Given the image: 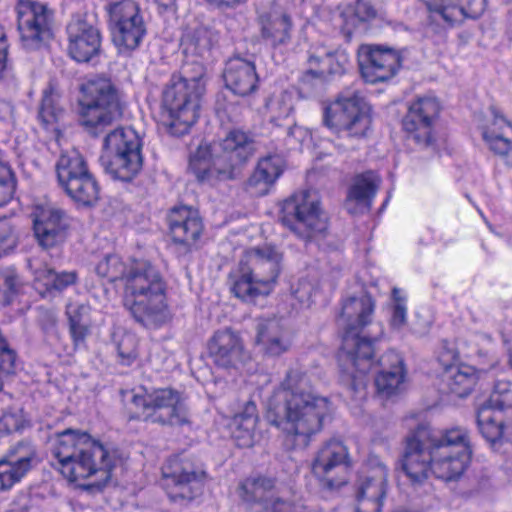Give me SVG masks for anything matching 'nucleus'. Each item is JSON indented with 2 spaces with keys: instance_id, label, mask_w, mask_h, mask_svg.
Wrapping results in <instances>:
<instances>
[{
  "instance_id": "nucleus-1",
  "label": "nucleus",
  "mask_w": 512,
  "mask_h": 512,
  "mask_svg": "<svg viewBox=\"0 0 512 512\" xmlns=\"http://www.w3.org/2000/svg\"><path fill=\"white\" fill-rule=\"evenodd\" d=\"M330 413V400L314 391L305 372L291 368L268 400L266 419L284 434L287 449L300 450L321 432Z\"/></svg>"
},
{
  "instance_id": "nucleus-2",
  "label": "nucleus",
  "mask_w": 512,
  "mask_h": 512,
  "mask_svg": "<svg viewBox=\"0 0 512 512\" xmlns=\"http://www.w3.org/2000/svg\"><path fill=\"white\" fill-rule=\"evenodd\" d=\"M96 273L110 282L122 280L123 305L133 319L146 328H157L168 318L167 283L148 260H135L127 268L116 254L98 262Z\"/></svg>"
},
{
  "instance_id": "nucleus-3",
  "label": "nucleus",
  "mask_w": 512,
  "mask_h": 512,
  "mask_svg": "<svg viewBox=\"0 0 512 512\" xmlns=\"http://www.w3.org/2000/svg\"><path fill=\"white\" fill-rule=\"evenodd\" d=\"M51 453L65 478L71 482L94 478L89 486L98 490L110 481L116 465L114 451L88 433L71 428L55 434Z\"/></svg>"
},
{
  "instance_id": "nucleus-4",
  "label": "nucleus",
  "mask_w": 512,
  "mask_h": 512,
  "mask_svg": "<svg viewBox=\"0 0 512 512\" xmlns=\"http://www.w3.org/2000/svg\"><path fill=\"white\" fill-rule=\"evenodd\" d=\"M218 146L220 152L215 156L212 164L208 146L200 145L190 156L189 170L199 183H211L213 178L235 179L240 173V168L257 151L255 135L240 128L229 130Z\"/></svg>"
},
{
  "instance_id": "nucleus-5",
  "label": "nucleus",
  "mask_w": 512,
  "mask_h": 512,
  "mask_svg": "<svg viewBox=\"0 0 512 512\" xmlns=\"http://www.w3.org/2000/svg\"><path fill=\"white\" fill-rule=\"evenodd\" d=\"M375 302L368 293L352 296L342 304L339 325L343 327L340 359L349 361L357 372L366 374L375 365V343L377 338L363 334L371 323Z\"/></svg>"
},
{
  "instance_id": "nucleus-6",
  "label": "nucleus",
  "mask_w": 512,
  "mask_h": 512,
  "mask_svg": "<svg viewBox=\"0 0 512 512\" xmlns=\"http://www.w3.org/2000/svg\"><path fill=\"white\" fill-rule=\"evenodd\" d=\"M78 103L80 123L94 137L106 133L123 114L119 93L112 82L105 78L82 84Z\"/></svg>"
},
{
  "instance_id": "nucleus-7",
  "label": "nucleus",
  "mask_w": 512,
  "mask_h": 512,
  "mask_svg": "<svg viewBox=\"0 0 512 512\" xmlns=\"http://www.w3.org/2000/svg\"><path fill=\"white\" fill-rule=\"evenodd\" d=\"M142 140L131 128L118 127L106 133L100 163L115 180L131 181L142 169Z\"/></svg>"
},
{
  "instance_id": "nucleus-8",
  "label": "nucleus",
  "mask_w": 512,
  "mask_h": 512,
  "mask_svg": "<svg viewBox=\"0 0 512 512\" xmlns=\"http://www.w3.org/2000/svg\"><path fill=\"white\" fill-rule=\"evenodd\" d=\"M279 220L306 243L324 238L328 230V217L316 195L308 190L294 193L283 201Z\"/></svg>"
},
{
  "instance_id": "nucleus-9",
  "label": "nucleus",
  "mask_w": 512,
  "mask_h": 512,
  "mask_svg": "<svg viewBox=\"0 0 512 512\" xmlns=\"http://www.w3.org/2000/svg\"><path fill=\"white\" fill-rule=\"evenodd\" d=\"M433 455L432 474L445 482L457 481L468 468L472 450L467 430L452 428L433 432L430 440Z\"/></svg>"
},
{
  "instance_id": "nucleus-10",
  "label": "nucleus",
  "mask_w": 512,
  "mask_h": 512,
  "mask_svg": "<svg viewBox=\"0 0 512 512\" xmlns=\"http://www.w3.org/2000/svg\"><path fill=\"white\" fill-rule=\"evenodd\" d=\"M204 92L203 85H189L178 76L170 78L162 93V107L167 113L165 125L171 135L183 136L196 123Z\"/></svg>"
},
{
  "instance_id": "nucleus-11",
  "label": "nucleus",
  "mask_w": 512,
  "mask_h": 512,
  "mask_svg": "<svg viewBox=\"0 0 512 512\" xmlns=\"http://www.w3.org/2000/svg\"><path fill=\"white\" fill-rule=\"evenodd\" d=\"M322 123L337 136L361 139L371 126L369 107L358 91H345L325 106Z\"/></svg>"
},
{
  "instance_id": "nucleus-12",
  "label": "nucleus",
  "mask_w": 512,
  "mask_h": 512,
  "mask_svg": "<svg viewBox=\"0 0 512 512\" xmlns=\"http://www.w3.org/2000/svg\"><path fill=\"white\" fill-rule=\"evenodd\" d=\"M55 169L60 187L74 202L82 206H92L97 202L100 186L78 151L62 153Z\"/></svg>"
},
{
  "instance_id": "nucleus-13",
  "label": "nucleus",
  "mask_w": 512,
  "mask_h": 512,
  "mask_svg": "<svg viewBox=\"0 0 512 512\" xmlns=\"http://www.w3.org/2000/svg\"><path fill=\"white\" fill-rule=\"evenodd\" d=\"M205 478L203 465L184 454L170 457L162 467L163 486L175 503L185 504L200 495Z\"/></svg>"
},
{
  "instance_id": "nucleus-14",
  "label": "nucleus",
  "mask_w": 512,
  "mask_h": 512,
  "mask_svg": "<svg viewBox=\"0 0 512 512\" xmlns=\"http://www.w3.org/2000/svg\"><path fill=\"white\" fill-rule=\"evenodd\" d=\"M140 409L138 418L162 426H182L189 422V413L182 395L171 388L157 389L144 396H133Z\"/></svg>"
},
{
  "instance_id": "nucleus-15",
  "label": "nucleus",
  "mask_w": 512,
  "mask_h": 512,
  "mask_svg": "<svg viewBox=\"0 0 512 512\" xmlns=\"http://www.w3.org/2000/svg\"><path fill=\"white\" fill-rule=\"evenodd\" d=\"M17 13L21 47L27 52L47 48L54 36L53 10L45 3L19 0Z\"/></svg>"
},
{
  "instance_id": "nucleus-16",
  "label": "nucleus",
  "mask_w": 512,
  "mask_h": 512,
  "mask_svg": "<svg viewBox=\"0 0 512 512\" xmlns=\"http://www.w3.org/2000/svg\"><path fill=\"white\" fill-rule=\"evenodd\" d=\"M112 41L120 52L136 50L147 34L140 8L133 0H121L106 5Z\"/></svg>"
},
{
  "instance_id": "nucleus-17",
  "label": "nucleus",
  "mask_w": 512,
  "mask_h": 512,
  "mask_svg": "<svg viewBox=\"0 0 512 512\" xmlns=\"http://www.w3.org/2000/svg\"><path fill=\"white\" fill-rule=\"evenodd\" d=\"M67 51L78 63H96L102 52V35L95 12L74 14L66 27Z\"/></svg>"
},
{
  "instance_id": "nucleus-18",
  "label": "nucleus",
  "mask_w": 512,
  "mask_h": 512,
  "mask_svg": "<svg viewBox=\"0 0 512 512\" xmlns=\"http://www.w3.org/2000/svg\"><path fill=\"white\" fill-rule=\"evenodd\" d=\"M350 466L348 448L343 442L331 439L317 452L312 462V472L324 490L334 491L347 483L344 474Z\"/></svg>"
},
{
  "instance_id": "nucleus-19",
  "label": "nucleus",
  "mask_w": 512,
  "mask_h": 512,
  "mask_svg": "<svg viewBox=\"0 0 512 512\" xmlns=\"http://www.w3.org/2000/svg\"><path fill=\"white\" fill-rule=\"evenodd\" d=\"M430 440L431 429L427 425H418L406 438L402 470L414 487L423 485L432 473Z\"/></svg>"
},
{
  "instance_id": "nucleus-20",
  "label": "nucleus",
  "mask_w": 512,
  "mask_h": 512,
  "mask_svg": "<svg viewBox=\"0 0 512 512\" xmlns=\"http://www.w3.org/2000/svg\"><path fill=\"white\" fill-rule=\"evenodd\" d=\"M168 223L177 257L187 258L199 249L204 225L197 210L188 206L174 207L168 215Z\"/></svg>"
},
{
  "instance_id": "nucleus-21",
  "label": "nucleus",
  "mask_w": 512,
  "mask_h": 512,
  "mask_svg": "<svg viewBox=\"0 0 512 512\" xmlns=\"http://www.w3.org/2000/svg\"><path fill=\"white\" fill-rule=\"evenodd\" d=\"M364 475L356 487L355 512H381L386 497L388 468L376 455H369Z\"/></svg>"
},
{
  "instance_id": "nucleus-22",
  "label": "nucleus",
  "mask_w": 512,
  "mask_h": 512,
  "mask_svg": "<svg viewBox=\"0 0 512 512\" xmlns=\"http://www.w3.org/2000/svg\"><path fill=\"white\" fill-rule=\"evenodd\" d=\"M440 111L439 103L432 97H421L409 105L402 120L407 139L420 147L433 143V124Z\"/></svg>"
},
{
  "instance_id": "nucleus-23",
  "label": "nucleus",
  "mask_w": 512,
  "mask_h": 512,
  "mask_svg": "<svg viewBox=\"0 0 512 512\" xmlns=\"http://www.w3.org/2000/svg\"><path fill=\"white\" fill-rule=\"evenodd\" d=\"M275 489L273 478H247L239 486V495L248 504L249 512H293L292 503L276 496Z\"/></svg>"
},
{
  "instance_id": "nucleus-24",
  "label": "nucleus",
  "mask_w": 512,
  "mask_h": 512,
  "mask_svg": "<svg viewBox=\"0 0 512 512\" xmlns=\"http://www.w3.org/2000/svg\"><path fill=\"white\" fill-rule=\"evenodd\" d=\"M33 215L34 235L42 249L57 248L66 241L70 219L64 210L52 206L41 207Z\"/></svg>"
},
{
  "instance_id": "nucleus-25",
  "label": "nucleus",
  "mask_w": 512,
  "mask_h": 512,
  "mask_svg": "<svg viewBox=\"0 0 512 512\" xmlns=\"http://www.w3.org/2000/svg\"><path fill=\"white\" fill-rule=\"evenodd\" d=\"M358 63L363 79L374 84L387 81L396 74L400 56L392 48L366 45L361 47Z\"/></svg>"
},
{
  "instance_id": "nucleus-26",
  "label": "nucleus",
  "mask_w": 512,
  "mask_h": 512,
  "mask_svg": "<svg viewBox=\"0 0 512 512\" xmlns=\"http://www.w3.org/2000/svg\"><path fill=\"white\" fill-rule=\"evenodd\" d=\"M486 0H428L429 18L438 25L453 26L464 19H477L485 11Z\"/></svg>"
},
{
  "instance_id": "nucleus-27",
  "label": "nucleus",
  "mask_w": 512,
  "mask_h": 512,
  "mask_svg": "<svg viewBox=\"0 0 512 512\" xmlns=\"http://www.w3.org/2000/svg\"><path fill=\"white\" fill-rule=\"evenodd\" d=\"M208 353L213 363L221 368H238L246 353L240 336L231 329L218 330L208 342Z\"/></svg>"
},
{
  "instance_id": "nucleus-28",
  "label": "nucleus",
  "mask_w": 512,
  "mask_h": 512,
  "mask_svg": "<svg viewBox=\"0 0 512 512\" xmlns=\"http://www.w3.org/2000/svg\"><path fill=\"white\" fill-rule=\"evenodd\" d=\"M283 258V252L272 245L254 248L249 253L248 268L269 293L283 269Z\"/></svg>"
},
{
  "instance_id": "nucleus-29",
  "label": "nucleus",
  "mask_w": 512,
  "mask_h": 512,
  "mask_svg": "<svg viewBox=\"0 0 512 512\" xmlns=\"http://www.w3.org/2000/svg\"><path fill=\"white\" fill-rule=\"evenodd\" d=\"M223 79L225 87L241 97L250 95L258 88L254 62L240 56H234L226 62Z\"/></svg>"
},
{
  "instance_id": "nucleus-30",
  "label": "nucleus",
  "mask_w": 512,
  "mask_h": 512,
  "mask_svg": "<svg viewBox=\"0 0 512 512\" xmlns=\"http://www.w3.org/2000/svg\"><path fill=\"white\" fill-rule=\"evenodd\" d=\"M380 367L375 378L379 396L390 398L397 395L404 386L405 370L399 353L389 350L376 363Z\"/></svg>"
},
{
  "instance_id": "nucleus-31",
  "label": "nucleus",
  "mask_w": 512,
  "mask_h": 512,
  "mask_svg": "<svg viewBox=\"0 0 512 512\" xmlns=\"http://www.w3.org/2000/svg\"><path fill=\"white\" fill-rule=\"evenodd\" d=\"M379 182L378 176L372 171L357 175L349 187L345 199L344 207L347 212L356 215L369 211Z\"/></svg>"
},
{
  "instance_id": "nucleus-32",
  "label": "nucleus",
  "mask_w": 512,
  "mask_h": 512,
  "mask_svg": "<svg viewBox=\"0 0 512 512\" xmlns=\"http://www.w3.org/2000/svg\"><path fill=\"white\" fill-rule=\"evenodd\" d=\"M283 170L284 160L280 155L273 154L261 158L247 180V190L255 196L266 195Z\"/></svg>"
},
{
  "instance_id": "nucleus-33",
  "label": "nucleus",
  "mask_w": 512,
  "mask_h": 512,
  "mask_svg": "<svg viewBox=\"0 0 512 512\" xmlns=\"http://www.w3.org/2000/svg\"><path fill=\"white\" fill-rule=\"evenodd\" d=\"M308 62L311 68L307 74L317 77L342 75L349 65V57L343 50L329 51L320 47L309 55Z\"/></svg>"
},
{
  "instance_id": "nucleus-34",
  "label": "nucleus",
  "mask_w": 512,
  "mask_h": 512,
  "mask_svg": "<svg viewBox=\"0 0 512 512\" xmlns=\"http://www.w3.org/2000/svg\"><path fill=\"white\" fill-rule=\"evenodd\" d=\"M77 280L76 271L58 272L53 268L45 267L36 271L34 286L43 298L53 299L68 287L76 284Z\"/></svg>"
},
{
  "instance_id": "nucleus-35",
  "label": "nucleus",
  "mask_w": 512,
  "mask_h": 512,
  "mask_svg": "<svg viewBox=\"0 0 512 512\" xmlns=\"http://www.w3.org/2000/svg\"><path fill=\"white\" fill-rule=\"evenodd\" d=\"M230 291L244 302H254L259 296H267V286L258 282L248 265L240 262L239 269L229 275Z\"/></svg>"
},
{
  "instance_id": "nucleus-36",
  "label": "nucleus",
  "mask_w": 512,
  "mask_h": 512,
  "mask_svg": "<svg viewBox=\"0 0 512 512\" xmlns=\"http://www.w3.org/2000/svg\"><path fill=\"white\" fill-rule=\"evenodd\" d=\"M66 116V110L60 103V95L52 85L43 90L38 109V119L42 126L52 132H58L61 122Z\"/></svg>"
},
{
  "instance_id": "nucleus-37",
  "label": "nucleus",
  "mask_w": 512,
  "mask_h": 512,
  "mask_svg": "<svg viewBox=\"0 0 512 512\" xmlns=\"http://www.w3.org/2000/svg\"><path fill=\"white\" fill-rule=\"evenodd\" d=\"M476 379L475 369L469 365H449L442 374L447 391L458 397L469 395Z\"/></svg>"
},
{
  "instance_id": "nucleus-38",
  "label": "nucleus",
  "mask_w": 512,
  "mask_h": 512,
  "mask_svg": "<svg viewBox=\"0 0 512 512\" xmlns=\"http://www.w3.org/2000/svg\"><path fill=\"white\" fill-rule=\"evenodd\" d=\"M292 20L285 13H271L262 24V36L273 47L287 45L291 40Z\"/></svg>"
},
{
  "instance_id": "nucleus-39",
  "label": "nucleus",
  "mask_w": 512,
  "mask_h": 512,
  "mask_svg": "<svg viewBox=\"0 0 512 512\" xmlns=\"http://www.w3.org/2000/svg\"><path fill=\"white\" fill-rule=\"evenodd\" d=\"M256 340L263 346L265 352L272 356H279L286 352L290 346L284 338L280 324L276 320H267L259 323Z\"/></svg>"
},
{
  "instance_id": "nucleus-40",
  "label": "nucleus",
  "mask_w": 512,
  "mask_h": 512,
  "mask_svg": "<svg viewBox=\"0 0 512 512\" xmlns=\"http://www.w3.org/2000/svg\"><path fill=\"white\" fill-rule=\"evenodd\" d=\"M491 412L489 407L482 405L477 413V424L482 436L496 450L503 442L504 421Z\"/></svg>"
},
{
  "instance_id": "nucleus-41",
  "label": "nucleus",
  "mask_w": 512,
  "mask_h": 512,
  "mask_svg": "<svg viewBox=\"0 0 512 512\" xmlns=\"http://www.w3.org/2000/svg\"><path fill=\"white\" fill-rule=\"evenodd\" d=\"M267 109L270 113V122L276 126H288V134H292V128L295 120L292 116L294 112L293 96L291 93L282 92L279 96L271 99L267 103Z\"/></svg>"
},
{
  "instance_id": "nucleus-42",
  "label": "nucleus",
  "mask_w": 512,
  "mask_h": 512,
  "mask_svg": "<svg viewBox=\"0 0 512 512\" xmlns=\"http://www.w3.org/2000/svg\"><path fill=\"white\" fill-rule=\"evenodd\" d=\"M89 311V306L84 304H69L66 308L69 332L76 346L84 343L89 334Z\"/></svg>"
},
{
  "instance_id": "nucleus-43",
  "label": "nucleus",
  "mask_w": 512,
  "mask_h": 512,
  "mask_svg": "<svg viewBox=\"0 0 512 512\" xmlns=\"http://www.w3.org/2000/svg\"><path fill=\"white\" fill-rule=\"evenodd\" d=\"M257 421V407L253 401H248L243 410L235 414L233 418V425L239 432V434L236 435V438H243L244 446H250L252 444Z\"/></svg>"
},
{
  "instance_id": "nucleus-44",
  "label": "nucleus",
  "mask_w": 512,
  "mask_h": 512,
  "mask_svg": "<svg viewBox=\"0 0 512 512\" xmlns=\"http://www.w3.org/2000/svg\"><path fill=\"white\" fill-rule=\"evenodd\" d=\"M483 405L493 411L504 413L512 422V384L509 381L498 380Z\"/></svg>"
},
{
  "instance_id": "nucleus-45",
  "label": "nucleus",
  "mask_w": 512,
  "mask_h": 512,
  "mask_svg": "<svg viewBox=\"0 0 512 512\" xmlns=\"http://www.w3.org/2000/svg\"><path fill=\"white\" fill-rule=\"evenodd\" d=\"M3 458L20 469L21 472L27 474L32 469L33 462L36 459V449L32 443L21 441L12 446Z\"/></svg>"
},
{
  "instance_id": "nucleus-46",
  "label": "nucleus",
  "mask_w": 512,
  "mask_h": 512,
  "mask_svg": "<svg viewBox=\"0 0 512 512\" xmlns=\"http://www.w3.org/2000/svg\"><path fill=\"white\" fill-rule=\"evenodd\" d=\"M377 11L369 0H357L353 7L346 9L341 17L344 21V31L351 33V27H355L357 23L366 22L374 19Z\"/></svg>"
},
{
  "instance_id": "nucleus-47",
  "label": "nucleus",
  "mask_w": 512,
  "mask_h": 512,
  "mask_svg": "<svg viewBox=\"0 0 512 512\" xmlns=\"http://www.w3.org/2000/svg\"><path fill=\"white\" fill-rule=\"evenodd\" d=\"M483 139L489 149L496 155L505 158L506 164L512 166V145L511 141L495 129H485L482 133Z\"/></svg>"
},
{
  "instance_id": "nucleus-48",
  "label": "nucleus",
  "mask_w": 512,
  "mask_h": 512,
  "mask_svg": "<svg viewBox=\"0 0 512 512\" xmlns=\"http://www.w3.org/2000/svg\"><path fill=\"white\" fill-rule=\"evenodd\" d=\"M16 184V177L10 165L0 162V207L12 200Z\"/></svg>"
},
{
  "instance_id": "nucleus-49",
  "label": "nucleus",
  "mask_w": 512,
  "mask_h": 512,
  "mask_svg": "<svg viewBox=\"0 0 512 512\" xmlns=\"http://www.w3.org/2000/svg\"><path fill=\"white\" fill-rule=\"evenodd\" d=\"M215 41L216 37L214 33L208 28L201 27L193 32L187 50L199 56H203L211 49Z\"/></svg>"
},
{
  "instance_id": "nucleus-50",
  "label": "nucleus",
  "mask_w": 512,
  "mask_h": 512,
  "mask_svg": "<svg viewBox=\"0 0 512 512\" xmlns=\"http://www.w3.org/2000/svg\"><path fill=\"white\" fill-rule=\"evenodd\" d=\"M19 280L12 270L0 271V307L9 305L17 292Z\"/></svg>"
},
{
  "instance_id": "nucleus-51",
  "label": "nucleus",
  "mask_w": 512,
  "mask_h": 512,
  "mask_svg": "<svg viewBox=\"0 0 512 512\" xmlns=\"http://www.w3.org/2000/svg\"><path fill=\"white\" fill-rule=\"evenodd\" d=\"M26 474L21 472L5 458H0V491L10 490L16 483L20 482Z\"/></svg>"
},
{
  "instance_id": "nucleus-52",
  "label": "nucleus",
  "mask_w": 512,
  "mask_h": 512,
  "mask_svg": "<svg viewBox=\"0 0 512 512\" xmlns=\"http://www.w3.org/2000/svg\"><path fill=\"white\" fill-rule=\"evenodd\" d=\"M205 74L206 68L204 65L197 60H193L185 62L181 68L180 74H174L173 76H178V78L183 81L189 82V85L197 83L205 87V83L203 81Z\"/></svg>"
},
{
  "instance_id": "nucleus-53",
  "label": "nucleus",
  "mask_w": 512,
  "mask_h": 512,
  "mask_svg": "<svg viewBox=\"0 0 512 512\" xmlns=\"http://www.w3.org/2000/svg\"><path fill=\"white\" fill-rule=\"evenodd\" d=\"M117 353L120 364L130 366L138 357L133 337H123L117 345Z\"/></svg>"
},
{
  "instance_id": "nucleus-54",
  "label": "nucleus",
  "mask_w": 512,
  "mask_h": 512,
  "mask_svg": "<svg viewBox=\"0 0 512 512\" xmlns=\"http://www.w3.org/2000/svg\"><path fill=\"white\" fill-rule=\"evenodd\" d=\"M17 239L11 223L7 220H0V257L14 249Z\"/></svg>"
},
{
  "instance_id": "nucleus-55",
  "label": "nucleus",
  "mask_w": 512,
  "mask_h": 512,
  "mask_svg": "<svg viewBox=\"0 0 512 512\" xmlns=\"http://www.w3.org/2000/svg\"><path fill=\"white\" fill-rule=\"evenodd\" d=\"M1 423L8 433L16 432L24 428L25 418L22 410H9L1 417Z\"/></svg>"
},
{
  "instance_id": "nucleus-56",
  "label": "nucleus",
  "mask_w": 512,
  "mask_h": 512,
  "mask_svg": "<svg viewBox=\"0 0 512 512\" xmlns=\"http://www.w3.org/2000/svg\"><path fill=\"white\" fill-rule=\"evenodd\" d=\"M407 308L405 303H396L392 308L390 324L393 328L399 329L406 324Z\"/></svg>"
},
{
  "instance_id": "nucleus-57",
  "label": "nucleus",
  "mask_w": 512,
  "mask_h": 512,
  "mask_svg": "<svg viewBox=\"0 0 512 512\" xmlns=\"http://www.w3.org/2000/svg\"><path fill=\"white\" fill-rule=\"evenodd\" d=\"M38 322L45 332H50L56 326V315L54 312L48 309L41 310L39 313Z\"/></svg>"
},
{
  "instance_id": "nucleus-58",
  "label": "nucleus",
  "mask_w": 512,
  "mask_h": 512,
  "mask_svg": "<svg viewBox=\"0 0 512 512\" xmlns=\"http://www.w3.org/2000/svg\"><path fill=\"white\" fill-rule=\"evenodd\" d=\"M492 114L494 116L493 126L498 125L499 128H502V126L505 125L512 129L511 124L502 115H499L495 108H492Z\"/></svg>"
},
{
  "instance_id": "nucleus-59",
  "label": "nucleus",
  "mask_w": 512,
  "mask_h": 512,
  "mask_svg": "<svg viewBox=\"0 0 512 512\" xmlns=\"http://www.w3.org/2000/svg\"><path fill=\"white\" fill-rule=\"evenodd\" d=\"M160 11L173 10L176 6V0H154Z\"/></svg>"
},
{
  "instance_id": "nucleus-60",
  "label": "nucleus",
  "mask_w": 512,
  "mask_h": 512,
  "mask_svg": "<svg viewBox=\"0 0 512 512\" xmlns=\"http://www.w3.org/2000/svg\"><path fill=\"white\" fill-rule=\"evenodd\" d=\"M392 298L394 300V304H396V303H405V299L400 296V290L398 288H393V290H392Z\"/></svg>"
},
{
  "instance_id": "nucleus-61",
  "label": "nucleus",
  "mask_w": 512,
  "mask_h": 512,
  "mask_svg": "<svg viewBox=\"0 0 512 512\" xmlns=\"http://www.w3.org/2000/svg\"><path fill=\"white\" fill-rule=\"evenodd\" d=\"M394 512H409V511L405 508H400V509L395 510Z\"/></svg>"
},
{
  "instance_id": "nucleus-62",
  "label": "nucleus",
  "mask_w": 512,
  "mask_h": 512,
  "mask_svg": "<svg viewBox=\"0 0 512 512\" xmlns=\"http://www.w3.org/2000/svg\"><path fill=\"white\" fill-rule=\"evenodd\" d=\"M509 363L512 366V352H510V355H509Z\"/></svg>"
},
{
  "instance_id": "nucleus-63",
  "label": "nucleus",
  "mask_w": 512,
  "mask_h": 512,
  "mask_svg": "<svg viewBox=\"0 0 512 512\" xmlns=\"http://www.w3.org/2000/svg\"><path fill=\"white\" fill-rule=\"evenodd\" d=\"M507 4H512V0H505Z\"/></svg>"
}]
</instances>
